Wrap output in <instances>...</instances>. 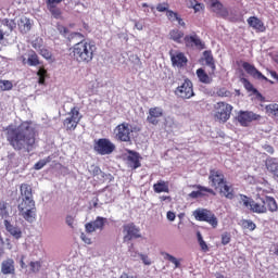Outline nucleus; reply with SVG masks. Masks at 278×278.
<instances>
[{
  "mask_svg": "<svg viewBox=\"0 0 278 278\" xmlns=\"http://www.w3.org/2000/svg\"><path fill=\"white\" fill-rule=\"evenodd\" d=\"M36 127L29 121L7 128V140L14 151L31 153L36 147Z\"/></svg>",
  "mask_w": 278,
  "mask_h": 278,
  "instance_id": "nucleus-1",
  "label": "nucleus"
},
{
  "mask_svg": "<svg viewBox=\"0 0 278 278\" xmlns=\"http://www.w3.org/2000/svg\"><path fill=\"white\" fill-rule=\"evenodd\" d=\"M241 201L244 207H248L253 214H266L267 212L275 213L278 210L277 200L273 197L262 198L257 194L256 200L241 194Z\"/></svg>",
  "mask_w": 278,
  "mask_h": 278,
  "instance_id": "nucleus-2",
  "label": "nucleus"
},
{
  "mask_svg": "<svg viewBox=\"0 0 278 278\" xmlns=\"http://www.w3.org/2000/svg\"><path fill=\"white\" fill-rule=\"evenodd\" d=\"M70 55L78 64H90L94 60L97 53V45L92 41L81 40L70 49Z\"/></svg>",
  "mask_w": 278,
  "mask_h": 278,
  "instance_id": "nucleus-3",
  "label": "nucleus"
},
{
  "mask_svg": "<svg viewBox=\"0 0 278 278\" xmlns=\"http://www.w3.org/2000/svg\"><path fill=\"white\" fill-rule=\"evenodd\" d=\"M231 112H233V106L227 102H217L214 105V119L217 123H227L231 118Z\"/></svg>",
  "mask_w": 278,
  "mask_h": 278,
  "instance_id": "nucleus-4",
  "label": "nucleus"
},
{
  "mask_svg": "<svg viewBox=\"0 0 278 278\" xmlns=\"http://www.w3.org/2000/svg\"><path fill=\"white\" fill-rule=\"evenodd\" d=\"M193 216L195 220H199L200 223H207L213 227V229L218 227V218H216V215L207 208H197L193 212Z\"/></svg>",
  "mask_w": 278,
  "mask_h": 278,
  "instance_id": "nucleus-5",
  "label": "nucleus"
},
{
  "mask_svg": "<svg viewBox=\"0 0 278 278\" xmlns=\"http://www.w3.org/2000/svg\"><path fill=\"white\" fill-rule=\"evenodd\" d=\"M93 151H96L98 155H112V152L116 151V144L109 138H100L94 140Z\"/></svg>",
  "mask_w": 278,
  "mask_h": 278,
  "instance_id": "nucleus-6",
  "label": "nucleus"
},
{
  "mask_svg": "<svg viewBox=\"0 0 278 278\" xmlns=\"http://www.w3.org/2000/svg\"><path fill=\"white\" fill-rule=\"evenodd\" d=\"M114 134L115 140H118V142H131L134 128H131V124L124 122L114 128Z\"/></svg>",
  "mask_w": 278,
  "mask_h": 278,
  "instance_id": "nucleus-7",
  "label": "nucleus"
},
{
  "mask_svg": "<svg viewBox=\"0 0 278 278\" xmlns=\"http://www.w3.org/2000/svg\"><path fill=\"white\" fill-rule=\"evenodd\" d=\"M174 94L179 99H192L194 97V85L189 78H184L182 83L174 90Z\"/></svg>",
  "mask_w": 278,
  "mask_h": 278,
  "instance_id": "nucleus-8",
  "label": "nucleus"
},
{
  "mask_svg": "<svg viewBox=\"0 0 278 278\" xmlns=\"http://www.w3.org/2000/svg\"><path fill=\"white\" fill-rule=\"evenodd\" d=\"M20 216L27 223L36 220V202H21L17 206Z\"/></svg>",
  "mask_w": 278,
  "mask_h": 278,
  "instance_id": "nucleus-9",
  "label": "nucleus"
},
{
  "mask_svg": "<svg viewBox=\"0 0 278 278\" xmlns=\"http://www.w3.org/2000/svg\"><path fill=\"white\" fill-rule=\"evenodd\" d=\"M67 116L68 117L64 119L63 125L67 129V131H75L81 121V115H79V108H72L71 111L67 113Z\"/></svg>",
  "mask_w": 278,
  "mask_h": 278,
  "instance_id": "nucleus-10",
  "label": "nucleus"
},
{
  "mask_svg": "<svg viewBox=\"0 0 278 278\" xmlns=\"http://www.w3.org/2000/svg\"><path fill=\"white\" fill-rule=\"evenodd\" d=\"M262 115L254 113L252 111H239L236 121L241 125V127H249L253 121H261Z\"/></svg>",
  "mask_w": 278,
  "mask_h": 278,
  "instance_id": "nucleus-11",
  "label": "nucleus"
},
{
  "mask_svg": "<svg viewBox=\"0 0 278 278\" xmlns=\"http://www.w3.org/2000/svg\"><path fill=\"white\" fill-rule=\"evenodd\" d=\"M208 181L214 190H218V188H223L224 184H227L225 174L220 169H210Z\"/></svg>",
  "mask_w": 278,
  "mask_h": 278,
  "instance_id": "nucleus-12",
  "label": "nucleus"
},
{
  "mask_svg": "<svg viewBox=\"0 0 278 278\" xmlns=\"http://www.w3.org/2000/svg\"><path fill=\"white\" fill-rule=\"evenodd\" d=\"M242 68L253 77V79H257L258 81H266L267 84H275V81L268 79L262 72H260L257 68H255V65L249 63V62H243L242 63Z\"/></svg>",
  "mask_w": 278,
  "mask_h": 278,
  "instance_id": "nucleus-13",
  "label": "nucleus"
},
{
  "mask_svg": "<svg viewBox=\"0 0 278 278\" xmlns=\"http://www.w3.org/2000/svg\"><path fill=\"white\" fill-rule=\"evenodd\" d=\"M163 116L164 109L161 106L150 108L148 111L147 123H149V125L157 126L160 125V121Z\"/></svg>",
  "mask_w": 278,
  "mask_h": 278,
  "instance_id": "nucleus-14",
  "label": "nucleus"
},
{
  "mask_svg": "<svg viewBox=\"0 0 278 278\" xmlns=\"http://www.w3.org/2000/svg\"><path fill=\"white\" fill-rule=\"evenodd\" d=\"M124 242H129L130 240L141 238L140 228L136 227V224L130 223L124 225Z\"/></svg>",
  "mask_w": 278,
  "mask_h": 278,
  "instance_id": "nucleus-15",
  "label": "nucleus"
},
{
  "mask_svg": "<svg viewBox=\"0 0 278 278\" xmlns=\"http://www.w3.org/2000/svg\"><path fill=\"white\" fill-rule=\"evenodd\" d=\"M186 47H197V49H205V43L197 36V33L184 37Z\"/></svg>",
  "mask_w": 278,
  "mask_h": 278,
  "instance_id": "nucleus-16",
  "label": "nucleus"
},
{
  "mask_svg": "<svg viewBox=\"0 0 278 278\" xmlns=\"http://www.w3.org/2000/svg\"><path fill=\"white\" fill-rule=\"evenodd\" d=\"M127 153H128L127 162L130 168H132L134 170H136V168H140V166H142V164L140 163V160H142V157L140 156V153L134 150H127Z\"/></svg>",
  "mask_w": 278,
  "mask_h": 278,
  "instance_id": "nucleus-17",
  "label": "nucleus"
},
{
  "mask_svg": "<svg viewBox=\"0 0 278 278\" xmlns=\"http://www.w3.org/2000/svg\"><path fill=\"white\" fill-rule=\"evenodd\" d=\"M17 27L21 34H29L31 31V27H34V21H31L29 17L23 15L17 21Z\"/></svg>",
  "mask_w": 278,
  "mask_h": 278,
  "instance_id": "nucleus-18",
  "label": "nucleus"
},
{
  "mask_svg": "<svg viewBox=\"0 0 278 278\" xmlns=\"http://www.w3.org/2000/svg\"><path fill=\"white\" fill-rule=\"evenodd\" d=\"M20 192L23 197L22 203H36V201H34L33 199L34 194L31 192V186H29L28 184H22L20 186Z\"/></svg>",
  "mask_w": 278,
  "mask_h": 278,
  "instance_id": "nucleus-19",
  "label": "nucleus"
},
{
  "mask_svg": "<svg viewBox=\"0 0 278 278\" xmlns=\"http://www.w3.org/2000/svg\"><path fill=\"white\" fill-rule=\"evenodd\" d=\"M20 60L24 66L25 64H28V66H40V58L34 50L28 51V59L22 55Z\"/></svg>",
  "mask_w": 278,
  "mask_h": 278,
  "instance_id": "nucleus-20",
  "label": "nucleus"
},
{
  "mask_svg": "<svg viewBox=\"0 0 278 278\" xmlns=\"http://www.w3.org/2000/svg\"><path fill=\"white\" fill-rule=\"evenodd\" d=\"M173 66H177V68H184V66L188 65V58L184 52H176L170 55Z\"/></svg>",
  "mask_w": 278,
  "mask_h": 278,
  "instance_id": "nucleus-21",
  "label": "nucleus"
},
{
  "mask_svg": "<svg viewBox=\"0 0 278 278\" xmlns=\"http://www.w3.org/2000/svg\"><path fill=\"white\" fill-rule=\"evenodd\" d=\"M2 275H16V267L14 265V258H7L1 263Z\"/></svg>",
  "mask_w": 278,
  "mask_h": 278,
  "instance_id": "nucleus-22",
  "label": "nucleus"
},
{
  "mask_svg": "<svg viewBox=\"0 0 278 278\" xmlns=\"http://www.w3.org/2000/svg\"><path fill=\"white\" fill-rule=\"evenodd\" d=\"M4 227H5L7 231L13 238H15V240H21V238H23V231L21 230V228L12 225V223H10V220L4 219Z\"/></svg>",
  "mask_w": 278,
  "mask_h": 278,
  "instance_id": "nucleus-23",
  "label": "nucleus"
},
{
  "mask_svg": "<svg viewBox=\"0 0 278 278\" xmlns=\"http://www.w3.org/2000/svg\"><path fill=\"white\" fill-rule=\"evenodd\" d=\"M202 60H204L206 66L211 67V75H214L216 73V60H214L212 50H205Z\"/></svg>",
  "mask_w": 278,
  "mask_h": 278,
  "instance_id": "nucleus-24",
  "label": "nucleus"
},
{
  "mask_svg": "<svg viewBox=\"0 0 278 278\" xmlns=\"http://www.w3.org/2000/svg\"><path fill=\"white\" fill-rule=\"evenodd\" d=\"M248 25L252 27V29H255V31L264 33L266 31V26L264 25V22L260 20L256 16H251L248 18Z\"/></svg>",
  "mask_w": 278,
  "mask_h": 278,
  "instance_id": "nucleus-25",
  "label": "nucleus"
},
{
  "mask_svg": "<svg viewBox=\"0 0 278 278\" xmlns=\"http://www.w3.org/2000/svg\"><path fill=\"white\" fill-rule=\"evenodd\" d=\"M219 194L225 197V199H229L230 201L236 199V191L232 186L227 185V181L218 188Z\"/></svg>",
  "mask_w": 278,
  "mask_h": 278,
  "instance_id": "nucleus-26",
  "label": "nucleus"
},
{
  "mask_svg": "<svg viewBox=\"0 0 278 278\" xmlns=\"http://www.w3.org/2000/svg\"><path fill=\"white\" fill-rule=\"evenodd\" d=\"M195 75H197L200 84L210 85L213 81L212 75H214V74H212V73L207 74V72H205V70H203L201 67L195 71Z\"/></svg>",
  "mask_w": 278,
  "mask_h": 278,
  "instance_id": "nucleus-27",
  "label": "nucleus"
},
{
  "mask_svg": "<svg viewBox=\"0 0 278 278\" xmlns=\"http://www.w3.org/2000/svg\"><path fill=\"white\" fill-rule=\"evenodd\" d=\"M153 191L156 194H162V192H165L168 194V192H170L169 182L165 180H159L153 185Z\"/></svg>",
  "mask_w": 278,
  "mask_h": 278,
  "instance_id": "nucleus-28",
  "label": "nucleus"
},
{
  "mask_svg": "<svg viewBox=\"0 0 278 278\" xmlns=\"http://www.w3.org/2000/svg\"><path fill=\"white\" fill-rule=\"evenodd\" d=\"M212 8L213 12H215V14H218V16H222L223 18L229 16V11L223 5V3H220V1L215 0L212 3Z\"/></svg>",
  "mask_w": 278,
  "mask_h": 278,
  "instance_id": "nucleus-29",
  "label": "nucleus"
},
{
  "mask_svg": "<svg viewBox=\"0 0 278 278\" xmlns=\"http://www.w3.org/2000/svg\"><path fill=\"white\" fill-rule=\"evenodd\" d=\"M265 166L268 173L273 174L278 168L277 157H267L265 161Z\"/></svg>",
  "mask_w": 278,
  "mask_h": 278,
  "instance_id": "nucleus-30",
  "label": "nucleus"
},
{
  "mask_svg": "<svg viewBox=\"0 0 278 278\" xmlns=\"http://www.w3.org/2000/svg\"><path fill=\"white\" fill-rule=\"evenodd\" d=\"M265 110H266V114L274 117L275 121H278V104L277 103L267 104L265 106Z\"/></svg>",
  "mask_w": 278,
  "mask_h": 278,
  "instance_id": "nucleus-31",
  "label": "nucleus"
},
{
  "mask_svg": "<svg viewBox=\"0 0 278 278\" xmlns=\"http://www.w3.org/2000/svg\"><path fill=\"white\" fill-rule=\"evenodd\" d=\"M170 40H174V42H177L178 45L181 43V39L184 38V31L179 29H172L169 31Z\"/></svg>",
  "mask_w": 278,
  "mask_h": 278,
  "instance_id": "nucleus-32",
  "label": "nucleus"
},
{
  "mask_svg": "<svg viewBox=\"0 0 278 278\" xmlns=\"http://www.w3.org/2000/svg\"><path fill=\"white\" fill-rule=\"evenodd\" d=\"M8 207H10V204L5 201H0V218H9L10 212L8 211Z\"/></svg>",
  "mask_w": 278,
  "mask_h": 278,
  "instance_id": "nucleus-33",
  "label": "nucleus"
},
{
  "mask_svg": "<svg viewBox=\"0 0 278 278\" xmlns=\"http://www.w3.org/2000/svg\"><path fill=\"white\" fill-rule=\"evenodd\" d=\"M105 223H108V218L98 216L96 220H93V227H96V230L99 229L100 231H103Z\"/></svg>",
  "mask_w": 278,
  "mask_h": 278,
  "instance_id": "nucleus-34",
  "label": "nucleus"
},
{
  "mask_svg": "<svg viewBox=\"0 0 278 278\" xmlns=\"http://www.w3.org/2000/svg\"><path fill=\"white\" fill-rule=\"evenodd\" d=\"M30 273H34L35 275L40 273L42 268V261H31L29 263Z\"/></svg>",
  "mask_w": 278,
  "mask_h": 278,
  "instance_id": "nucleus-35",
  "label": "nucleus"
},
{
  "mask_svg": "<svg viewBox=\"0 0 278 278\" xmlns=\"http://www.w3.org/2000/svg\"><path fill=\"white\" fill-rule=\"evenodd\" d=\"M195 188L198 192H201V197H205V192L212 194L213 197H216V191H214V189L212 188L203 187L201 185H197Z\"/></svg>",
  "mask_w": 278,
  "mask_h": 278,
  "instance_id": "nucleus-36",
  "label": "nucleus"
},
{
  "mask_svg": "<svg viewBox=\"0 0 278 278\" xmlns=\"http://www.w3.org/2000/svg\"><path fill=\"white\" fill-rule=\"evenodd\" d=\"M197 238H198V242L201 248V251H203L204 253H207V251H210V248L207 247V243L205 242V240H203V236L201 235V231L197 232Z\"/></svg>",
  "mask_w": 278,
  "mask_h": 278,
  "instance_id": "nucleus-37",
  "label": "nucleus"
},
{
  "mask_svg": "<svg viewBox=\"0 0 278 278\" xmlns=\"http://www.w3.org/2000/svg\"><path fill=\"white\" fill-rule=\"evenodd\" d=\"M165 260L174 264V268H180L181 266V260L170 255L169 253H165Z\"/></svg>",
  "mask_w": 278,
  "mask_h": 278,
  "instance_id": "nucleus-38",
  "label": "nucleus"
},
{
  "mask_svg": "<svg viewBox=\"0 0 278 278\" xmlns=\"http://www.w3.org/2000/svg\"><path fill=\"white\" fill-rule=\"evenodd\" d=\"M241 225L243 229H249V231H255V229L257 228V225H255V223H253V220L251 219H243L241 222Z\"/></svg>",
  "mask_w": 278,
  "mask_h": 278,
  "instance_id": "nucleus-39",
  "label": "nucleus"
},
{
  "mask_svg": "<svg viewBox=\"0 0 278 278\" xmlns=\"http://www.w3.org/2000/svg\"><path fill=\"white\" fill-rule=\"evenodd\" d=\"M241 84L243 85V88H245V90L248 92H254L256 89L255 87H253V84L251 83L250 79L248 78H241L240 79Z\"/></svg>",
  "mask_w": 278,
  "mask_h": 278,
  "instance_id": "nucleus-40",
  "label": "nucleus"
},
{
  "mask_svg": "<svg viewBox=\"0 0 278 278\" xmlns=\"http://www.w3.org/2000/svg\"><path fill=\"white\" fill-rule=\"evenodd\" d=\"M49 162H51V157L50 156H48L47 159L38 161L34 165L35 170H41V168H45V166H47V164H49Z\"/></svg>",
  "mask_w": 278,
  "mask_h": 278,
  "instance_id": "nucleus-41",
  "label": "nucleus"
},
{
  "mask_svg": "<svg viewBox=\"0 0 278 278\" xmlns=\"http://www.w3.org/2000/svg\"><path fill=\"white\" fill-rule=\"evenodd\" d=\"M10 31H14L16 29V22L14 20L4 18L1 22Z\"/></svg>",
  "mask_w": 278,
  "mask_h": 278,
  "instance_id": "nucleus-42",
  "label": "nucleus"
},
{
  "mask_svg": "<svg viewBox=\"0 0 278 278\" xmlns=\"http://www.w3.org/2000/svg\"><path fill=\"white\" fill-rule=\"evenodd\" d=\"M216 94H217V97H220V98H231L232 93H231V91H229V89L222 87V88L217 89Z\"/></svg>",
  "mask_w": 278,
  "mask_h": 278,
  "instance_id": "nucleus-43",
  "label": "nucleus"
},
{
  "mask_svg": "<svg viewBox=\"0 0 278 278\" xmlns=\"http://www.w3.org/2000/svg\"><path fill=\"white\" fill-rule=\"evenodd\" d=\"M39 54L41 58H45V60H53V53L47 48H41Z\"/></svg>",
  "mask_w": 278,
  "mask_h": 278,
  "instance_id": "nucleus-44",
  "label": "nucleus"
},
{
  "mask_svg": "<svg viewBox=\"0 0 278 278\" xmlns=\"http://www.w3.org/2000/svg\"><path fill=\"white\" fill-rule=\"evenodd\" d=\"M48 10L54 18H60V16H62V11L58 7H48Z\"/></svg>",
  "mask_w": 278,
  "mask_h": 278,
  "instance_id": "nucleus-45",
  "label": "nucleus"
},
{
  "mask_svg": "<svg viewBox=\"0 0 278 278\" xmlns=\"http://www.w3.org/2000/svg\"><path fill=\"white\" fill-rule=\"evenodd\" d=\"M166 16H167L168 21H170V23H175V21H177V18H179V13L174 12L173 10H169L166 12Z\"/></svg>",
  "mask_w": 278,
  "mask_h": 278,
  "instance_id": "nucleus-46",
  "label": "nucleus"
},
{
  "mask_svg": "<svg viewBox=\"0 0 278 278\" xmlns=\"http://www.w3.org/2000/svg\"><path fill=\"white\" fill-rule=\"evenodd\" d=\"M0 88L1 90H12L13 85L10 80H0Z\"/></svg>",
  "mask_w": 278,
  "mask_h": 278,
  "instance_id": "nucleus-47",
  "label": "nucleus"
},
{
  "mask_svg": "<svg viewBox=\"0 0 278 278\" xmlns=\"http://www.w3.org/2000/svg\"><path fill=\"white\" fill-rule=\"evenodd\" d=\"M229 242H231V233L229 232H224L222 235V244L224 247H227V244H229Z\"/></svg>",
  "mask_w": 278,
  "mask_h": 278,
  "instance_id": "nucleus-48",
  "label": "nucleus"
},
{
  "mask_svg": "<svg viewBox=\"0 0 278 278\" xmlns=\"http://www.w3.org/2000/svg\"><path fill=\"white\" fill-rule=\"evenodd\" d=\"M168 8H170V5L168 4V2H162V3H159L157 5H156V10H157V12H168L169 10H168Z\"/></svg>",
  "mask_w": 278,
  "mask_h": 278,
  "instance_id": "nucleus-49",
  "label": "nucleus"
},
{
  "mask_svg": "<svg viewBox=\"0 0 278 278\" xmlns=\"http://www.w3.org/2000/svg\"><path fill=\"white\" fill-rule=\"evenodd\" d=\"M85 229H86L87 233H93V231H97V228L94 227L93 222L87 223L85 225Z\"/></svg>",
  "mask_w": 278,
  "mask_h": 278,
  "instance_id": "nucleus-50",
  "label": "nucleus"
},
{
  "mask_svg": "<svg viewBox=\"0 0 278 278\" xmlns=\"http://www.w3.org/2000/svg\"><path fill=\"white\" fill-rule=\"evenodd\" d=\"M139 257L143 262L144 266H151V258H149V255L139 254Z\"/></svg>",
  "mask_w": 278,
  "mask_h": 278,
  "instance_id": "nucleus-51",
  "label": "nucleus"
},
{
  "mask_svg": "<svg viewBox=\"0 0 278 278\" xmlns=\"http://www.w3.org/2000/svg\"><path fill=\"white\" fill-rule=\"evenodd\" d=\"M263 149L264 151H266V153H269V155H273L275 153V148H273V146L270 144H264Z\"/></svg>",
  "mask_w": 278,
  "mask_h": 278,
  "instance_id": "nucleus-52",
  "label": "nucleus"
},
{
  "mask_svg": "<svg viewBox=\"0 0 278 278\" xmlns=\"http://www.w3.org/2000/svg\"><path fill=\"white\" fill-rule=\"evenodd\" d=\"M252 93L255 94L256 99H258V101H261L262 103L266 101V98L257 89Z\"/></svg>",
  "mask_w": 278,
  "mask_h": 278,
  "instance_id": "nucleus-53",
  "label": "nucleus"
},
{
  "mask_svg": "<svg viewBox=\"0 0 278 278\" xmlns=\"http://www.w3.org/2000/svg\"><path fill=\"white\" fill-rule=\"evenodd\" d=\"M63 0H47V5L48 8H52V7H55L60 3H62Z\"/></svg>",
  "mask_w": 278,
  "mask_h": 278,
  "instance_id": "nucleus-54",
  "label": "nucleus"
},
{
  "mask_svg": "<svg viewBox=\"0 0 278 278\" xmlns=\"http://www.w3.org/2000/svg\"><path fill=\"white\" fill-rule=\"evenodd\" d=\"M80 238H81L83 242H85V244H92V239L87 237L86 233H81Z\"/></svg>",
  "mask_w": 278,
  "mask_h": 278,
  "instance_id": "nucleus-55",
  "label": "nucleus"
},
{
  "mask_svg": "<svg viewBox=\"0 0 278 278\" xmlns=\"http://www.w3.org/2000/svg\"><path fill=\"white\" fill-rule=\"evenodd\" d=\"M190 199H199L201 197V191H192L189 193Z\"/></svg>",
  "mask_w": 278,
  "mask_h": 278,
  "instance_id": "nucleus-56",
  "label": "nucleus"
},
{
  "mask_svg": "<svg viewBox=\"0 0 278 278\" xmlns=\"http://www.w3.org/2000/svg\"><path fill=\"white\" fill-rule=\"evenodd\" d=\"M5 247V241H3V237L0 235V255H3L4 253V248Z\"/></svg>",
  "mask_w": 278,
  "mask_h": 278,
  "instance_id": "nucleus-57",
  "label": "nucleus"
},
{
  "mask_svg": "<svg viewBox=\"0 0 278 278\" xmlns=\"http://www.w3.org/2000/svg\"><path fill=\"white\" fill-rule=\"evenodd\" d=\"M58 31H60V34L66 35L68 34V28H66L65 26L59 25Z\"/></svg>",
  "mask_w": 278,
  "mask_h": 278,
  "instance_id": "nucleus-58",
  "label": "nucleus"
},
{
  "mask_svg": "<svg viewBox=\"0 0 278 278\" xmlns=\"http://www.w3.org/2000/svg\"><path fill=\"white\" fill-rule=\"evenodd\" d=\"M73 223H75V218H73V216L68 215L66 217V224L68 225V227L73 228Z\"/></svg>",
  "mask_w": 278,
  "mask_h": 278,
  "instance_id": "nucleus-59",
  "label": "nucleus"
},
{
  "mask_svg": "<svg viewBox=\"0 0 278 278\" xmlns=\"http://www.w3.org/2000/svg\"><path fill=\"white\" fill-rule=\"evenodd\" d=\"M20 266L22 269L27 268V264H25V255H22L20 258Z\"/></svg>",
  "mask_w": 278,
  "mask_h": 278,
  "instance_id": "nucleus-60",
  "label": "nucleus"
},
{
  "mask_svg": "<svg viewBox=\"0 0 278 278\" xmlns=\"http://www.w3.org/2000/svg\"><path fill=\"white\" fill-rule=\"evenodd\" d=\"M38 77H47V70L45 68H39V71L37 72Z\"/></svg>",
  "mask_w": 278,
  "mask_h": 278,
  "instance_id": "nucleus-61",
  "label": "nucleus"
},
{
  "mask_svg": "<svg viewBox=\"0 0 278 278\" xmlns=\"http://www.w3.org/2000/svg\"><path fill=\"white\" fill-rule=\"evenodd\" d=\"M93 177H97V175H101V168L99 166H94L92 169Z\"/></svg>",
  "mask_w": 278,
  "mask_h": 278,
  "instance_id": "nucleus-62",
  "label": "nucleus"
},
{
  "mask_svg": "<svg viewBox=\"0 0 278 278\" xmlns=\"http://www.w3.org/2000/svg\"><path fill=\"white\" fill-rule=\"evenodd\" d=\"M194 12H201L203 10V4L201 3H195L193 7Z\"/></svg>",
  "mask_w": 278,
  "mask_h": 278,
  "instance_id": "nucleus-63",
  "label": "nucleus"
},
{
  "mask_svg": "<svg viewBox=\"0 0 278 278\" xmlns=\"http://www.w3.org/2000/svg\"><path fill=\"white\" fill-rule=\"evenodd\" d=\"M167 218H168L169 220H172V222L175 220V218H176L175 213L168 211V212H167Z\"/></svg>",
  "mask_w": 278,
  "mask_h": 278,
  "instance_id": "nucleus-64",
  "label": "nucleus"
}]
</instances>
